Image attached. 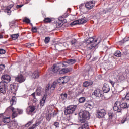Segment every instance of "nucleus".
Masks as SVG:
<instances>
[{
	"label": "nucleus",
	"instance_id": "09e8293b",
	"mask_svg": "<svg viewBox=\"0 0 129 129\" xmlns=\"http://www.w3.org/2000/svg\"><path fill=\"white\" fill-rule=\"evenodd\" d=\"M16 110L18 112L19 114H23V110L16 109Z\"/></svg>",
	"mask_w": 129,
	"mask_h": 129
},
{
	"label": "nucleus",
	"instance_id": "4d7b16f0",
	"mask_svg": "<svg viewBox=\"0 0 129 129\" xmlns=\"http://www.w3.org/2000/svg\"><path fill=\"white\" fill-rule=\"evenodd\" d=\"M34 124H35L36 127L37 126H39V125H40V124H41V122H40V121H36Z\"/></svg>",
	"mask_w": 129,
	"mask_h": 129
},
{
	"label": "nucleus",
	"instance_id": "8fccbe9b",
	"mask_svg": "<svg viewBox=\"0 0 129 129\" xmlns=\"http://www.w3.org/2000/svg\"><path fill=\"white\" fill-rule=\"evenodd\" d=\"M46 120H48V121H50L51 120V116L49 114L46 115Z\"/></svg>",
	"mask_w": 129,
	"mask_h": 129
},
{
	"label": "nucleus",
	"instance_id": "412c9836",
	"mask_svg": "<svg viewBox=\"0 0 129 129\" xmlns=\"http://www.w3.org/2000/svg\"><path fill=\"white\" fill-rule=\"evenodd\" d=\"M36 95L40 96L44 93V90L41 87L37 88L36 90Z\"/></svg>",
	"mask_w": 129,
	"mask_h": 129
},
{
	"label": "nucleus",
	"instance_id": "6e6552de",
	"mask_svg": "<svg viewBox=\"0 0 129 129\" xmlns=\"http://www.w3.org/2000/svg\"><path fill=\"white\" fill-rule=\"evenodd\" d=\"M1 82H4L5 84H8L11 81V77L8 75H4L1 77Z\"/></svg>",
	"mask_w": 129,
	"mask_h": 129
},
{
	"label": "nucleus",
	"instance_id": "c756f323",
	"mask_svg": "<svg viewBox=\"0 0 129 129\" xmlns=\"http://www.w3.org/2000/svg\"><path fill=\"white\" fill-rule=\"evenodd\" d=\"M31 76L33 78H38L39 77V72L38 71H35Z\"/></svg>",
	"mask_w": 129,
	"mask_h": 129
},
{
	"label": "nucleus",
	"instance_id": "f03ea898",
	"mask_svg": "<svg viewBox=\"0 0 129 129\" xmlns=\"http://www.w3.org/2000/svg\"><path fill=\"white\" fill-rule=\"evenodd\" d=\"M17 103V98L15 96H13L10 100V104L11 106L9 107V108L12 110L13 113L12 115V118H15V117H17L18 116V113H17V110L15 108L12 107V106L16 104Z\"/></svg>",
	"mask_w": 129,
	"mask_h": 129
},
{
	"label": "nucleus",
	"instance_id": "0e129e2a",
	"mask_svg": "<svg viewBox=\"0 0 129 129\" xmlns=\"http://www.w3.org/2000/svg\"><path fill=\"white\" fill-rule=\"evenodd\" d=\"M31 95L33 96L34 99H36V95H35V93H32Z\"/></svg>",
	"mask_w": 129,
	"mask_h": 129
},
{
	"label": "nucleus",
	"instance_id": "5701e85b",
	"mask_svg": "<svg viewBox=\"0 0 129 129\" xmlns=\"http://www.w3.org/2000/svg\"><path fill=\"white\" fill-rule=\"evenodd\" d=\"M2 121L4 123H10V121H11V117L4 116L2 118Z\"/></svg>",
	"mask_w": 129,
	"mask_h": 129
},
{
	"label": "nucleus",
	"instance_id": "4be33fe9",
	"mask_svg": "<svg viewBox=\"0 0 129 129\" xmlns=\"http://www.w3.org/2000/svg\"><path fill=\"white\" fill-rule=\"evenodd\" d=\"M71 71H72V68H62L60 71V73L61 74L67 73L68 72H70Z\"/></svg>",
	"mask_w": 129,
	"mask_h": 129
},
{
	"label": "nucleus",
	"instance_id": "473e14b6",
	"mask_svg": "<svg viewBox=\"0 0 129 129\" xmlns=\"http://www.w3.org/2000/svg\"><path fill=\"white\" fill-rule=\"evenodd\" d=\"M56 86H57V82H54L53 84L51 85L50 89H51V90H54L55 88H56Z\"/></svg>",
	"mask_w": 129,
	"mask_h": 129
},
{
	"label": "nucleus",
	"instance_id": "864d4df0",
	"mask_svg": "<svg viewBox=\"0 0 129 129\" xmlns=\"http://www.w3.org/2000/svg\"><path fill=\"white\" fill-rule=\"evenodd\" d=\"M54 125L56 127H59V123L58 122H55L54 123Z\"/></svg>",
	"mask_w": 129,
	"mask_h": 129
},
{
	"label": "nucleus",
	"instance_id": "6e6d98bb",
	"mask_svg": "<svg viewBox=\"0 0 129 129\" xmlns=\"http://www.w3.org/2000/svg\"><path fill=\"white\" fill-rule=\"evenodd\" d=\"M23 6H24L23 5H17L16 7V9H21V8H22V7H23Z\"/></svg>",
	"mask_w": 129,
	"mask_h": 129
},
{
	"label": "nucleus",
	"instance_id": "de8ad7c7",
	"mask_svg": "<svg viewBox=\"0 0 129 129\" xmlns=\"http://www.w3.org/2000/svg\"><path fill=\"white\" fill-rule=\"evenodd\" d=\"M31 31L33 32V33H37V31H38L37 27H32Z\"/></svg>",
	"mask_w": 129,
	"mask_h": 129
},
{
	"label": "nucleus",
	"instance_id": "69168bd1",
	"mask_svg": "<svg viewBox=\"0 0 129 129\" xmlns=\"http://www.w3.org/2000/svg\"><path fill=\"white\" fill-rule=\"evenodd\" d=\"M109 118H111L112 117V114L109 113Z\"/></svg>",
	"mask_w": 129,
	"mask_h": 129
},
{
	"label": "nucleus",
	"instance_id": "f8f14e48",
	"mask_svg": "<svg viewBox=\"0 0 129 129\" xmlns=\"http://www.w3.org/2000/svg\"><path fill=\"white\" fill-rule=\"evenodd\" d=\"M80 122L82 123V126L79 129H87V127H88V123L85 121V119H81Z\"/></svg>",
	"mask_w": 129,
	"mask_h": 129
},
{
	"label": "nucleus",
	"instance_id": "4c0bfd02",
	"mask_svg": "<svg viewBox=\"0 0 129 129\" xmlns=\"http://www.w3.org/2000/svg\"><path fill=\"white\" fill-rule=\"evenodd\" d=\"M13 40H17L19 38V34H13L11 35Z\"/></svg>",
	"mask_w": 129,
	"mask_h": 129
},
{
	"label": "nucleus",
	"instance_id": "79ce46f5",
	"mask_svg": "<svg viewBox=\"0 0 129 129\" xmlns=\"http://www.w3.org/2000/svg\"><path fill=\"white\" fill-rule=\"evenodd\" d=\"M75 25H79L78 20H76L71 23V26H75Z\"/></svg>",
	"mask_w": 129,
	"mask_h": 129
},
{
	"label": "nucleus",
	"instance_id": "20e7f679",
	"mask_svg": "<svg viewBox=\"0 0 129 129\" xmlns=\"http://www.w3.org/2000/svg\"><path fill=\"white\" fill-rule=\"evenodd\" d=\"M63 67H66V64L63 63H57V64H53L52 66V71L54 73L58 72V71L62 70Z\"/></svg>",
	"mask_w": 129,
	"mask_h": 129
},
{
	"label": "nucleus",
	"instance_id": "49530a36",
	"mask_svg": "<svg viewBox=\"0 0 129 129\" xmlns=\"http://www.w3.org/2000/svg\"><path fill=\"white\" fill-rule=\"evenodd\" d=\"M45 44H48L50 42V38L49 37H46L44 40Z\"/></svg>",
	"mask_w": 129,
	"mask_h": 129
},
{
	"label": "nucleus",
	"instance_id": "9d476101",
	"mask_svg": "<svg viewBox=\"0 0 129 129\" xmlns=\"http://www.w3.org/2000/svg\"><path fill=\"white\" fill-rule=\"evenodd\" d=\"M113 109L115 111H117V112H121V107L120 106V102L117 101L115 102Z\"/></svg>",
	"mask_w": 129,
	"mask_h": 129
},
{
	"label": "nucleus",
	"instance_id": "a211bd4d",
	"mask_svg": "<svg viewBox=\"0 0 129 129\" xmlns=\"http://www.w3.org/2000/svg\"><path fill=\"white\" fill-rule=\"evenodd\" d=\"M10 88L12 93L16 94V92H17V90H18V87H17V86L15 85L14 84H11L10 85Z\"/></svg>",
	"mask_w": 129,
	"mask_h": 129
},
{
	"label": "nucleus",
	"instance_id": "72a5a7b5",
	"mask_svg": "<svg viewBox=\"0 0 129 129\" xmlns=\"http://www.w3.org/2000/svg\"><path fill=\"white\" fill-rule=\"evenodd\" d=\"M114 55L116 57H121V52L119 50H117L115 51Z\"/></svg>",
	"mask_w": 129,
	"mask_h": 129
},
{
	"label": "nucleus",
	"instance_id": "f257e3e1",
	"mask_svg": "<svg viewBox=\"0 0 129 129\" xmlns=\"http://www.w3.org/2000/svg\"><path fill=\"white\" fill-rule=\"evenodd\" d=\"M102 41L101 37H99L94 41V38L90 37L86 40V47L89 50H93L97 45L100 43Z\"/></svg>",
	"mask_w": 129,
	"mask_h": 129
},
{
	"label": "nucleus",
	"instance_id": "b1692460",
	"mask_svg": "<svg viewBox=\"0 0 129 129\" xmlns=\"http://www.w3.org/2000/svg\"><path fill=\"white\" fill-rule=\"evenodd\" d=\"M92 84H93L92 81H87L83 83V86L84 87H88V86H90Z\"/></svg>",
	"mask_w": 129,
	"mask_h": 129
},
{
	"label": "nucleus",
	"instance_id": "5fc2aeb1",
	"mask_svg": "<svg viewBox=\"0 0 129 129\" xmlns=\"http://www.w3.org/2000/svg\"><path fill=\"white\" fill-rule=\"evenodd\" d=\"M73 93V90H69L68 92V94L69 95H70V96L72 95Z\"/></svg>",
	"mask_w": 129,
	"mask_h": 129
},
{
	"label": "nucleus",
	"instance_id": "7ed1b4c3",
	"mask_svg": "<svg viewBox=\"0 0 129 129\" xmlns=\"http://www.w3.org/2000/svg\"><path fill=\"white\" fill-rule=\"evenodd\" d=\"M76 108H77V105H71L68 106L64 110V114L67 115L74 113V112L76 110Z\"/></svg>",
	"mask_w": 129,
	"mask_h": 129
},
{
	"label": "nucleus",
	"instance_id": "c9c22d12",
	"mask_svg": "<svg viewBox=\"0 0 129 129\" xmlns=\"http://www.w3.org/2000/svg\"><path fill=\"white\" fill-rule=\"evenodd\" d=\"M121 106V108L124 109V108H128V106H127V104L126 103H123L122 104H120Z\"/></svg>",
	"mask_w": 129,
	"mask_h": 129
},
{
	"label": "nucleus",
	"instance_id": "3c124183",
	"mask_svg": "<svg viewBox=\"0 0 129 129\" xmlns=\"http://www.w3.org/2000/svg\"><path fill=\"white\" fill-rule=\"evenodd\" d=\"M6 53V50L3 49H0V54L1 55H4V54Z\"/></svg>",
	"mask_w": 129,
	"mask_h": 129
},
{
	"label": "nucleus",
	"instance_id": "9b49d317",
	"mask_svg": "<svg viewBox=\"0 0 129 129\" xmlns=\"http://www.w3.org/2000/svg\"><path fill=\"white\" fill-rule=\"evenodd\" d=\"M82 117L81 119H89L90 118V114L89 113V111H84L82 113Z\"/></svg>",
	"mask_w": 129,
	"mask_h": 129
},
{
	"label": "nucleus",
	"instance_id": "aec40b11",
	"mask_svg": "<svg viewBox=\"0 0 129 129\" xmlns=\"http://www.w3.org/2000/svg\"><path fill=\"white\" fill-rule=\"evenodd\" d=\"M14 7V4H10L8 6L7 8L4 10L5 13H7L8 15H11L12 13V11H11V9Z\"/></svg>",
	"mask_w": 129,
	"mask_h": 129
},
{
	"label": "nucleus",
	"instance_id": "774afa93",
	"mask_svg": "<svg viewBox=\"0 0 129 129\" xmlns=\"http://www.w3.org/2000/svg\"><path fill=\"white\" fill-rule=\"evenodd\" d=\"M84 3H82L80 5V8H82V7H83L84 6Z\"/></svg>",
	"mask_w": 129,
	"mask_h": 129
},
{
	"label": "nucleus",
	"instance_id": "ea45409f",
	"mask_svg": "<svg viewBox=\"0 0 129 129\" xmlns=\"http://www.w3.org/2000/svg\"><path fill=\"white\" fill-rule=\"evenodd\" d=\"M33 120H31L28 121L25 125V127H29L30 125H32L33 124Z\"/></svg>",
	"mask_w": 129,
	"mask_h": 129
},
{
	"label": "nucleus",
	"instance_id": "39448f33",
	"mask_svg": "<svg viewBox=\"0 0 129 129\" xmlns=\"http://www.w3.org/2000/svg\"><path fill=\"white\" fill-rule=\"evenodd\" d=\"M8 89V86L7 84L4 83V82H0V92L3 94H5L7 92Z\"/></svg>",
	"mask_w": 129,
	"mask_h": 129
},
{
	"label": "nucleus",
	"instance_id": "2eb2a0df",
	"mask_svg": "<svg viewBox=\"0 0 129 129\" xmlns=\"http://www.w3.org/2000/svg\"><path fill=\"white\" fill-rule=\"evenodd\" d=\"M95 4V2L92 1L86 3L85 7L86 8H87V9H88V10H91V9H92V8L94 7Z\"/></svg>",
	"mask_w": 129,
	"mask_h": 129
},
{
	"label": "nucleus",
	"instance_id": "680f3d73",
	"mask_svg": "<svg viewBox=\"0 0 129 129\" xmlns=\"http://www.w3.org/2000/svg\"><path fill=\"white\" fill-rule=\"evenodd\" d=\"M125 98L127 100H129V93H128L125 96Z\"/></svg>",
	"mask_w": 129,
	"mask_h": 129
},
{
	"label": "nucleus",
	"instance_id": "393cba45",
	"mask_svg": "<svg viewBox=\"0 0 129 129\" xmlns=\"http://www.w3.org/2000/svg\"><path fill=\"white\" fill-rule=\"evenodd\" d=\"M78 22H79V25L85 24V23H86V22H87V19H86V18L85 17H84L80 19H79Z\"/></svg>",
	"mask_w": 129,
	"mask_h": 129
},
{
	"label": "nucleus",
	"instance_id": "e433bc0d",
	"mask_svg": "<svg viewBox=\"0 0 129 129\" xmlns=\"http://www.w3.org/2000/svg\"><path fill=\"white\" fill-rule=\"evenodd\" d=\"M44 22L45 24H48V23H51L52 22V19L50 18H46L44 19Z\"/></svg>",
	"mask_w": 129,
	"mask_h": 129
},
{
	"label": "nucleus",
	"instance_id": "338daca9",
	"mask_svg": "<svg viewBox=\"0 0 129 129\" xmlns=\"http://www.w3.org/2000/svg\"><path fill=\"white\" fill-rule=\"evenodd\" d=\"M14 24H15V22H11V23H10V27H12V26H13V25Z\"/></svg>",
	"mask_w": 129,
	"mask_h": 129
},
{
	"label": "nucleus",
	"instance_id": "a18cd8bd",
	"mask_svg": "<svg viewBox=\"0 0 129 129\" xmlns=\"http://www.w3.org/2000/svg\"><path fill=\"white\" fill-rule=\"evenodd\" d=\"M23 22H24V23H30L31 20H30V19H29L27 18H24V19L23 20Z\"/></svg>",
	"mask_w": 129,
	"mask_h": 129
},
{
	"label": "nucleus",
	"instance_id": "603ef678",
	"mask_svg": "<svg viewBox=\"0 0 129 129\" xmlns=\"http://www.w3.org/2000/svg\"><path fill=\"white\" fill-rule=\"evenodd\" d=\"M4 69H5V65L0 64V71L4 70Z\"/></svg>",
	"mask_w": 129,
	"mask_h": 129
},
{
	"label": "nucleus",
	"instance_id": "4468645a",
	"mask_svg": "<svg viewBox=\"0 0 129 129\" xmlns=\"http://www.w3.org/2000/svg\"><path fill=\"white\" fill-rule=\"evenodd\" d=\"M84 106L86 108H89L91 110L93 109V107H94V103L92 101L86 102Z\"/></svg>",
	"mask_w": 129,
	"mask_h": 129
},
{
	"label": "nucleus",
	"instance_id": "cd10ccee",
	"mask_svg": "<svg viewBox=\"0 0 129 129\" xmlns=\"http://www.w3.org/2000/svg\"><path fill=\"white\" fill-rule=\"evenodd\" d=\"M118 77L120 81H124L126 78V75L125 74H121Z\"/></svg>",
	"mask_w": 129,
	"mask_h": 129
},
{
	"label": "nucleus",
	"instance_id": "bf43d9fd",
	"mask_svg": "<svg viewBox=\"0 0 129 129\" xmlns=\"http://www.w3.org/2000/svg\"><path fill=\"white\" fill-rule=\"evenodd\" d=\"M36 127H37V126H36V125L35 124H34L32 125V126L31 127H30L29 128V129H34V128H36Z\"/></svg>",
	"mask_w": 129,
	"mask_h": 129
},
{
	"label": "nucleus",
	"instance_id": "1a4fd4ad",
	"mask_svg": "<svg viewBox=\"0 0 129 129\" xmlns=\"http://www.w3.org/2000/svg\"><path fill=\"white\" fill-rule=\"evenodd\" d=\"M94 95L96 96V97H98V98L103 97V92L101 91L100 89H96L94 91Z\"/></svg>",
	"mask_w": 129,
	"mask_h": 129
},
{
	"label": "nucleus",
	"instance_id": "a19ab883",
	"mask_svg": "<svg viewBox=\"0 0 129 129\" xmlns=\"http://www.w3.org/2000/svg\"><path fill=\"white\" fill-rule=\"evenodd\" d=\"M76 62V61L75 60V59H69L68 61V63L72 65L74 64Z\"/></svg>",
	"mask_w": 129,
	"mask_h": 129
},
{
	"label": "nucleus",
	"instance_id": "0eeeda50",
	"mask_svg": "<svg viewBox=\"0 0 129 129\" xmlns=\"http://www.w3.org/2000/svg\"><path fill=\"white\" fill-rule=\"evenodd\" d=\"M105 114H106L105 110L101 109L100 110L97 111L96 116H97L98 118H103V117L105 116Z\"/></svg>",
	"mask_w": 129,
	"mask_h": 129
},
{
	"label": "nucleus",
	"instance_id": "f704fd0d",
	"mask_svg": "<svg viewBox=\"0 0 129 129\" xmlns=\"http://www.w3.org/2000/svg\"><path fill=\"white\" fill-rule=\"evenodd\" d=\"M86 99L85 97H81L79 99V102H80V103H83L85 102Z\"/></svg>",
	"mask_w": 129,
	"mask_h": 129
},
{
	"label": "nucleus",
	"instance_id": "ddd939ff",
	"mask_svg": "<svg viewBox=\"0 0 129 129\" xmlns=\"http://www.w3.org/2000/svg\"><path fill=\"white\" fill-rule=\"evenodd\" d=\"M25 80H26V78L22 76V75H19L16 78L15 81L17 82H19V83H22L24 82Z\"/></svg>",
	"mask_w": 129,
	"mask_h": 129
},
{
	"label": "nucleus",
	"instance_id": "13d9d810",
	"mask_svg": "<svg viewBox=\"0 0 129 129\" xmlns=\"http://www.w3.org/2000/svg\"><path fill=\"white\" fill-rule=\"evenodd\" d=\"M123 54H124V55L125 56H126V55H128V53L127 52V50H124L123 51Z\"/></svg>",
	"mask_w": 129,
	"mask_h": 129
},
{
	"label": "nucleus",
	"instance_id": "e2e57ef3",
	"mask_svg": "<svg viewBox=\"0 0 129 129\" xmlns=\"http://www.w3.org/2000/svg\"><path fill=\"white\" fill-rule=\"evenodd\" d=\"M125 121H126V118L123 119L121 121V123L123 124L124 122H125Z\"/></svg>",
	"mask_w": 129,
	"mask_h": 129
},
{
	"label": "nucleus",
	"instance_id": "6ab92c4d",
	"mask_svg": "<svg viewBox=\"0 0 129 129\" xmlns=\"http://www.w3.org/2000/svg\"><path fill=\"white\" fill-rule=\"evenodd\" d=\"M16 126H18V122H17L16 121H12L10 122L8 124V127L9 128H12L13 127L16 128Z\"/></svg>",
	"mask_w": 129,
	"mask_h": 129
},
{
	"label": "nucleus",
	"instance_id": "f3484780",
	"mask_svg": "<svg viewBox=\"0 0 129 129\" xmlns=\"http://www.w3.org/2000/svg\"><path fill=\"white\" fill-rule=\"evenodd\" d=\"M110 90V87H109V85L105 83L103 87V91L104 92V93H108V92H109Z\"/></svg>",
	"mask_w": 129,
	"mask_h": 129
},
{
	"label": "nucleus",
	"instance_id": "a878e982",
	"mask_svg": "<svg viewBox=\"0 0 129 129\" xmlns=\"http://www.w3.org/2000/svg\"><path fill=\"white\" fill-rule=\"evenodd\" d=\"M47 97V94L44 95V97L42 98V99L40 100V106H44L45 105V100Z\"/></svg>",
	"mask_w": 129,
	"mask_h": 129
},
{
	"label": "nucleus",
	"instance_id": "2f4dec72",
	"mask_svg": "<svg viewBox=\"0 0 129 129\" xmlns=\"http://www.w3.org/2000/svg\"><path fill=\"white\" fill-rule=\"evenodd\" d=\"M50 86H51V85L50 84H48L45 89V94H44V95H46V96H47L48 94L49 93V90L50 89Z\"/></svg>",
	"mask_w": 129,
	"mask_h": 129
},
{
	"label": "nucleus",
	"instance_id": "37998d69",
	"mask_svg": "<svg viewBox=\"0 0 129 129\" xmlns=\"http://www.w3.org/2000/svg\"><path fill=\"white\" fill-rule=\"evenodd\" d=\"M25 47H27V48H31V47H34V43H26L25 44Z\"/></svg>",
	"mask_w": 129,
	"mask_h": 129
},
{
	"label": "nucleus",
	"instance_id": "c85d7f7f",
	"mask_svg": "<svg viewBox=\"0 0 129 129\" xmlns=\"http://www.w3.org/2000/svg\"><path fill=\"white\" fill-rule=\"evenodd\" d=\"M60 80H61L62 84H65V83H67V82L69 81L68 77H63L62 78H61Z\"/></svg>",
	"mask_w": 129,
	"mask_h": 129
},
{
	"label": "nucleus",
	"instance_id": "58836bf2",
	"mask_svg": "<svg viewBox=\"0 0 129 129\" xmlns=\"http://www.w3.org/2000/svg\"><path fill=\"white\" fill-rule=\"evenodd\" d=\"M129 40V37H125L123 40H122L121 41H120V43H121V44H124L125 42H127Z\"/></svg>",
	"mask_w": 129,
	"mask_h": 129
},
{
	"label": "nucleus",
	"instance_id": "c03bdc74",
	"mask_svg": "<svg viewBox=\"0 0 129 129\" xmlns=\"http://www.w3.org/2000/svg\"><path fill=\"white\" fill-rule=\"evenodd\" d=\"M71 44L73 46H76V45H77V41L76 40V39H73L71 41Z\"/></svg>",
	"mask_w": 129,
	"mask_h": 129
},
{
	"label": "nucleus",
	"instance_id": "7c9ffc66",
	"mask_svg": "<svg viewBox=\"0 0 129 129\" xmlns=\"http://www.w3.org/2000/svg\"><path fill=\"white\" fill-rule=\"evenodd\" d=\"M60 97L62 100H66V99H67V93H61L60 94Z\"/></svg>",
	"mask_w": 129,
	"mask_h": 129
},
{
	"label": "nucleus",
	"instance_id": "423d86ee",
	"mask_svg": "<svg viewBox=\"0 0 129 129\" xmlns=\"http://www.w3.org/2000/svg\"><path fill=\"white\" fill-rule=\"evenodd\" d=\"M66 46V43H62L60 42H57L54 45V47H55V49L57 51H62L64 48H65Z\"/></svg>",
	"mask_w": 129,
	"mask_h": 129
},
{
	"label": "nucleus",
	"instance_id": "dca6fc26",
	"mask_svg": "<svg viewBox=\"0 0 129 129\" xmlns=\"http://www.w3.org/2000/svg\"><path fill=\"white\" fill-rule=\"evenodd\" d=\"M36 109V107L35 106H29L26 109V112L28 114H30L32 112H34Z\"/></svg>",
	"mask_w": 129,
	"mask_h": 129
},
{
	"label": "nucleus",
	"instance_id": "052dcab7",
	"mask_svg": "<svg viewBox=\"0 0 129 129\" xmlns=\"http://www.w3.org/2000/svg\"><path fill=\"white\" fill-rule=\"evenodd\" d=\"M109 82L110 83H111V84L112 85V86H113V85H114V84H115V82L112 81V80H109Z\"/></svg>",
	"mask_w": 129,
	"mask_h": 129
},
{
	"label": "nucleus",
	"instance_id": "bb28decb",
	"mask_svg": "<svg viewBox=\"0 0 129 129\" xmlns=\"http://www.w3.org/2000/svg\"><path fill=\"white\" fill-rule=\"evenodd\" d=\"M66 18H67V15H62L58 18V20L59 21H61L62 23H67V20L65 19Z\"/></svg>",
	"mask_w": 129,
	"mask_h": 129
}]
</instances>
